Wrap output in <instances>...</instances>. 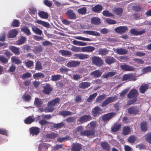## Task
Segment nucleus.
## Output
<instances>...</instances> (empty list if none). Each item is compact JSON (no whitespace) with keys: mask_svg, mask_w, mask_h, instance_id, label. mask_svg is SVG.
I'll return each mask as SVG.
<instances>
[{"mask_svg":"<svg viewBox=\"0 0 151 151\" xmlns=\"http://www.w3.org/2000/svg\"><path fill=\"white\" fill-rule=\"evenodd\" d=\"M58 134L54 132H52L50 134L47 133L46 135V137L47 138L50 139H55L57 137Z\"/></svg>","mask_w":151,"mask_h":151,"instance_id":"473e14b6","label":"nucleus"},{"mask_svg":"<svg viewBox=\"0 0 151 151\" xmlns=\"http://www.w3.org/2000/svg\"><path fill=\"white\" fill-rule=\"evenodd\" d=\"M12 61L16 64H18L21 63V61L19 58L16 56H12L11 58Z\"/></svg>","mask_w":151,"mask_h":151,"instance_id":"09e8293b","label":"nucleus"},{"mask_svg":"<svg viewBox=\"0 0 151 151\" xmlns=\"http://www.w3.org/2000/svg\"><path fill=\"white\" fill-rule=\"evenodd\" d=\"M26 40L25 37L21 36L20 38L17 41V45H21L24 43Z\"/></svg>","mask_w":151,"mask_h":151,"instance_id":"052dcab7","label":"nucleus"},{"mask_svg":"<svg viewBox=\"0 0 151 151\" xmlns=\"http://www.w3.org/2000/svg\"><path fill=\"white\" fill-rule=\"evenodd\" d=\"M122 125L121 124H114L111 128V130L114 132H116L119 130L121 127Z\"/></svg>","mask_w":151,"mask_h":151,"instance_id":"e433bc0d","label":"nucleus"},{"mask_svg":"<svg viewBox=\"0 0 151 151\" xmlns=\"http://www.w3.org/2000/svg\"><path fill=\"white\" fill-rule=\"evenodd\" d=\"M137 79L136 76L132 73H129L123 75L121 78L122 81H126V82L129 81H135Z\"/></svg>","mask_w":151,"mask_h":151,"instance_id":"f03ea898","label":"nucleus"},{"mask_svg":"<svg viewBox=\"0 0 151 151\" xmlns=\"http://www.w3.org/2000/svg\"><path fill=\"white\" fill-rule=\"evenodd\" d=\"M116 53L119 55H124L127 54L128 50L122 47L119 48H117L116 50Z\"/></svg>","mask_w":151,"mask_h":151,"instance_id":"c756f323","label":"nucleus"},{"mask_svg":"<svg viewBox=\"0 0 151 151\" xmlns=\"http://www.w3.org/2000/svg\"><path fill=\"white\" fill-rule=\"evenodd\" d=\"M129 90V89L127 88L123 90L121 93H119L120 96L121 98H124V96Z\"/></svg>","mask_w":151,"mask_h":151,"instance_id":"69168bd1","label":"nucleus"},{"mask_svg":"<svg viewBox=\"0 0 151 151\" xmlns=\"http://www.w3.org/2000/svg\"><path fill=\"white\" fill-rule=\"evenodd\" d=\"M24 63L25 65L28 68H30L34 65V62L31 60L25 61Z\"/></svg>","mask_w":151,"mask_h":151,"instance_id":"8fccbe9b","label":"nucleus"},{"mask_svg":"<svg viewBox=\"0 0 151 151\" xmlns=\"http://www.w3.org/2000/svg\"><path fill=\"white\" fill-rule=\"evenodd\" d=\"M101 146L104 150L110 151L111 150L109 144L106 142H101Z\"/></svg>","mask_w":151,"mask_h":151,"instance_id":"c85d7f7f","label":"nucleus"},{"mask_svg":"<svg viewBox=\"0 0 151 151\" xmlns=\"http://www.w3.org/2000/svg\"><path fill=\"white\" fill-rule=\"evenodd\" d=\"M109 51L106 49L100 48L98 51L99 54L102 56L106 55L108 54Z\"/></svg>","mask_w":151,"mask_h":151,"instance_id":"58836bf2","label":"nucleus"},{"mask_svg":"<svg viewBox=\"0 0 151 151\" xmlns=\"http://www.w3.org/2000/svg\"><path fill=\"white\" fill-rule=\"evenodd\" d=\"M142 71L144 73H145L148 72H151V66H148L142 69Z\"/></svg>","mask_w":151,"mask_h":151,"instance_id":"774afa93","label":"nucleus"},{"mask_svg":"<svg viewBox=\"0 0 151 151\" xmlns=\"http://www.w3.org/2000/svg\"><path fill=\"white\" fill-rule=\"evenodd\" d=\"M91 23L95 25L99 24L101 23L100 19L97 17H93L91 20Z\"/></svg>","mask_w":151,"mask_h":151,"instance_id":"2f4dec72","label":"nucleus"},{"mask_svg":"<svg viewBox=\"0 0 151 151\" xmlns=\"http://www.w3.org/2000/svg\"><path fill=\"white\" fill-rule=\"evenodd\" d=\"M102 72L99 70H96L91 73V75L95 78H98L102 74Z\"/></svg>","mask_w":151,"mask_h":151,"instance_id":"aec40b11","label":"nucleus"},{"mask_svg":"<svg viewBox=\"0 0 151 151\" xmlns=\"http://www.w3.org/2000/svg\"><path fill=\"white\" fill-rule=\"evenodd\" d=\"M77 12L78 14L84 15L86 13L87 9L85 7H83L78 9Z\"/></svg>","mask_w":151,"mask_h":151,"instance_id":"a19ab883","label":"nucleus"},{"mask_svg":"<svg viewBox=\"0 0 151 151\" xmlns=\"http://www.w3.org/2000/svg\"><path fill=\"white\" fill-rule=\"evenodd\" d=\"M30 134L32 136L37 135L40 132V128L37 127H32L29 129Z\"/></svg>","mask_w":151,"mask_h":151,"instance_id":"ddd939ff","label":"nucleus"},{"mask_svg":"<svg viewBox=\"0 0 151 151\" xmlns=\"http://www.w3.org/2000/svg\"><path fill=\"white\" fill-rule=\"evenodd\" d=\"M71 150L73 151H80L81 149V145L80 144L74 143L72 144Z\"/></svg>","mask_w":151,"mask_h":151,"instance_id":"412c9836","label":"nucleus"},{"mask_svg":"<svg viewBox=\"0 0 151 151\" xmlns=\"http://www.w3.org/2000/svg\"><path fill=\"white\" fill-rule=\"evenodd\" d=\"M84 34L92 35H94L96 36H99L100 34L99 32L93 31L85 30L83 32Z\"/></svg>","mask_w":151,"mask_h":151,"instance_id":"cd10ccee","label":"nucleus"},{"mask_svg":"<svg viewBox=\"0 0 151 151\" xmlns=\"http://www.w3.org/2000/svg\"><path fill=\"white\" fill-rule=\"evenodd\" d=\"M38 14L40 17L42 19H47L48 17V14L43 11H41L38 13Z\"/></svg>","mask_w":151,"mask_h":151,"instance_id":"4c0bfd02","label":"nucleus"},{"mask_svg":"<svg viewBox=\"0 0 151 151\" xmlns=\"http://www.w3.org/2000/svg\"><path fill=\"white\" fill-rule=\"evenodd\" d=\"M60 101V99L58 97L56 98L55 99L50 101L47 104L48 107L47 109L48 111L49 112H53L54 109L52 106L58 104Z\"/></svg>","mask_w":151,"mask_h":151,"instance_id":"7ed1b4c3","label":"nucleus"},{"mask_svg":"<svg viewBox=\"0 0 151 151\" xmlns=\"http://www.w3.org/2000/svg\"><path fill=\"white\" fill-rule=\"evenodd\" d=\"M43 103V102L41 99L38 98H36L34 102L35 106L37 107H40Z\"/></svg>","mask_w":151,"mask_h":151,"instance_id":"a18cd8bd","label":"nucleus"},{"mask_svg":"<svg viewBox=\"0 0 151 151\" xmlns=\"http://www.w3.org/2000/svg\"><path fill=\"white\" fill-rule=\"evenodd\" d=\"M36 22L37 23L41 24L45 27H48L50 25L48 23L41 20H37Z\"/></svg>","mask_w":151,"mask_h":151,"instance_id":"49530a36","label":"nucleus"},{"mask_svg":"<svg viewBox=\"0 0 151 151\" xmlns=\"http://www.w3.org/2000/svg\"><path fill=\"white\" fill-rule=\"evenodd\" d=\"M106 98V96L104 94L98 96L96 99V102H99L103 100Z\"/></svg>","mask_w":151,"mask_h":151,"instance_id":"e2e57ef3","label":"nucleus"},{"mask_svg":"<svg viewBox=\"0 0 151 151\" xmlns=\"http://www.w3.org/2000/svg\"><path fill=\"white\" fill-rule=\"evenodd\" d=\"M18 33V32L16 29H13L9 32L7 36L9 38H14L16 36Z\"/></svg>","mask_w":151,"mask_h":151,"instance_id":"5701e85b","label":"nucleus"},{"mask_svg":"<svg viewBox=\"0 0 151 151\" xmlns=\"http://www.w3.org/2000/svg\"><path fill=\"white\" fill-rule=\"evenodd\" d=\"M34 121V119L29 116L24 120V122L27 124H30Z\"/></svg>","mask_w":151,"mask_h":151,"instance_id":"864d4df0","label":"nucleus"},{"mask_svg":"<svg viewBox=\"0 0 151 151\" xmlns=\"http://www.w3.org/2000/svg\"><path fill=\"white\" fill-rule=\"evenodd\" d=\"M95 132L94 131L91 130H86L81 132L80 135L82 136H86L89 137V136H93L95 135Z\"/></svg>","mask_w":151,"mask_h":151,"instance_id":"2eb2a0df","label":"nucleus"},{"mask_svg":"<svg viewBox=\"0 0 151 151\" xmlns=\"http://www.w3.org/2000/svg\"><path fill=\"white\" fill-rule=\"evenodd\" d=\"M95 48L93 47L88 46L81 47V51L83 52H91L93 51Z\"/></svg>","mask_w":151,"mask_h":151,"instance_id":"b1692460","label":"nucleus"},{"mask_svg":"<svg viewBox=\"0 0 151 151\" xmlns=\"http://www.w3.org/2000/svg\"><path fill=\"white\" fill-rule=\"evenodd\" d=\"M33 31L36 34L41 35L42 33V31L36 26H33L32 28Z\"/></svg>","mask_w":151,"mask_h":151,"instance_id":"79ce46f5","label":"nucleus"},{"mask_svg":"<svg viewBox=\"0 0 151 151\" xmlns=\"http://www.w3.org/2000/svg\"><path fill=\"white\" fill-rule=\"evenodd\" d=\"M61 76L60 74L52 75V80L53 81H56L60 79Z\"/></svg>","mask_w":151,"mask_h":151,"instance_id":"4d7b16f0","label":"nucleus"},{"mask_svg":"<svg viewBox=\"0 0 151 151\" xmlns=\"http://www.w3.org/2000/svg\"><path fill=\"white\" fill-rule=\"evenodd\" d=\"M33 78L35 79H36L39 77L43 78L44 77L45 75L42 73H38L33 74Z\"/></svg>","mask_w":151,"mask_h":151,"instance_id":"6e6d98bb","label":"nucleus"},{"mask_svg":"<svg viewBox=\"0 0 151 151\" xmlns=\"http://www.w3.org/2000/svg\"><path fill=\"white\" fill-rule=\"evenodd\" d=\"M128 113L130 114L134 115H139L140 113V109L136 106H130L128 110Z\"/></svg>","mask_w":151,"mask_h":151,"instance_id":"39448f33","label":"nucleus"},{"mask_svg":"<svg viewBox=\"0 0 151 151\" xmlns=\"http://www.w3.org/2000/svg\"><path fill=\"white\" fill-rule=\"evenodd\" d=\"M60 115L65 117L67 116H70L72 114V112L69 111H64L59 112Z\"/></svg>","mask_w":151,"mask_h":151,"instance_id":"37998d69","label":"nucleus"},{"mask_svg":"<svg viewBox=\"0 0 151 151\" xmlns=\"http://www.w3.org/2000/svg\"><path fill=\"white\" fill-rule=\"evenodd\" d=\"M116 60L114 58L110 56H109L106 58L105 60V62L108 64H110L114 63L116 62Z\"/></svg>","mask_w":151,"mask_h":151,"instance_id":"72a5a7b5","label":"nucleus"},{"mask_svg":"<svg viewBox=\"0 0 151 151\" xmlns=\"http://www.w3.org/2000/svg\"><path fill=\"white\" fill-rule=\"evenodd\" d=\"M149 86L147 84H142L139 88V91L141 93H144L148 90Z\"/></svg>","mask_w":151,"mask_h":151,"instance_id":"a211bd4d","label":"nucleus"},{"mask_svg":"<svg viewBox=\"0 0 151 151\" xmlns=\"http://www.w3.org/2000/svg\"><path fill=\"white\" fill-rule=\"evenodd\" d=\"M139 95L138 90L132 89L127 95V97L129 100L127 102V105L130 106L134 104L137 101Z\"/></svg>","mask_w":151,"mask_h":151,"instance_id":"f257e3e1","label":"nucleus"},{"mask_svg":"<svg viewBox=\"0 0 151 151\" xmlns=\"http://www.w3.org/2000/svg\"><path fill=\"white\" fill-rule=\"evenodd\" d=\"M116 99L114 97H110L106 98L102 103L101 106L104 107L110 103L114 101Z\"/></svg>","mask_w":151,"mask_h":151,"instance_id":"9d476101","label":"nucleus"},{"mask_svg":"<svg viewBox=\"0 0 151 151\" xmlns=\"http://www.w3.org/2000/svg\"><path fill=\"white\" fill-rule=\"evenodd\" d=\"M19 26V22L17 19H14L12 23L11 26L13 27H17Z\"/></svg>","mask_w":151,"mask_h":151,"instance_id":"13d9d810","label":"nucleus"},{"mask_svg":"<svg viewBox=\"0 0 151 151\" xmlns=\"http://www.w3.org/2000/svg\"><path fill=\"white\" fill-rule=\"evenodd\" d=\"M137 137L135 135H131L129 137L128 139V142L130 143H134Z\"/></svg>","mask_w":151,"mask_h":151,"instance_id":"de8ad7c7","label":"nucleus"},{"mask_svg":"<svg viewBox=\"0 0 151 151\" xmlns=\"http://www.w3.org/2000/svg\"><path fill=\"white\" fill-rule=\"evenodd\" d=\"M32 74L31 73L29 72H27L23 74L21 77L23 79L25 80L26 78H30Z\"/></svg>","mask_w":151,"mask_h":151,"instance_id":"680f3d73","label":"nucleus"},{"mask_svg":"<svg viewBox=\"0 0 151 151\" xmlns=\"http://www.w3.org/2000/svg\"><path fill=\"white\" fill-rule=\"evenodd\" d=\"M130 32L132 35H141L145 32V29H142L140 31H137L134 29H131L130 30Z\"/></svg>","mask_w":151,"mask_h":151,"instance_id":"6ab92c4d","label":"nucleus"},{"mask_svg":"<svg viewBox=\"0 0 151 151\" xmlns=\"http://www.w3.org/2000/svg\"><path fill=\"white\" fill-rule=\"evenodd\" d=\"M146 141L151 144V133H147L145 135Z\"/></svg>","mask_w":151,"mask_h":151,"instance_id":"0e129e2a","label":"nucleus"},{"mask_svg":"<svg viewBox=\"0 0 151 151\" xmlns=\"http://www.w3.org/2000/svg\"><path fill=\"white\" fill-rule=\"evenodd\" d=\"M120 67L122 70L126 71H134L135 70L134 67L125 64L121 65Z\"/></svg>","mask_w":151,"mask_h":151,"instance_id":"f8f14e48","label":"nucleus"},{"mask_svg":"<svg viewBox=\"0 0 151 151\" xmlns=\"http://www.w3.org/2000/svg\"><path fill=\"white\" fill-rule=\"evenodd\" d=\"M127 30L128 28L127 26H121L116 28L114 31L116 33L122 34L125 33Z\"/></svg>","mask_w":151,"mask_h":151,"instance_id":"1a4fd4ad","label":"nucleus"},{"mask_svg":"<svg viewBox=\"0 0 151 151\" xmlns=\"http://www.w3.org/2000/svg\"><path fill=\"white\" fill-rule=\"evenodd\" d=\"M116 74V72L114 71H111L108 72L106 74L103 75L102 77L103 78H107L109 77H111L114 76Z\"/></svg>","mask_w":151,"mask_h":151,"instance_id":"c9c22d12","label":"nucleus"},{"mask_svg":"<svg viewBox=\"0 0 151 151\" xmlns=\"http://www.w3.org/2000/svg\"><path fill=\"white\" fill-rule=\"evenodd\" d=\"M147 124L145 122H143L140 124L141 129L142 132H145L147 130Z\"/></svg>","mask_w":151,"mask_h":151,"instance_id":"ea45409f","label":"nucleus"},{"mask_svg":"<svg viewBox=\"0 0 151 151\" xmlns=\"http://www.w3.org/2000/svg\"><path fill=\"white\" fill-rule=\"evenodd\" d=\"M59 52L63 56H69L71 55L72 54L70 51L63 50H60L59 51Z\"/></svg>","mask_w":151,"mask_h":151,"instance_id":"c03bdc74","label":"nucleus"},{"mask_svg":"<svg viewBox=\"0 0 151 151\" xmlns=\"http://www.w3.org/2000/svg\"><path fill=\"white\" fill-rule=\"evenodd\" d=\"M92 119L90 115H83L77 120L78 124H82L91 120Z\"/></svg>","mask_w":151,"mask_h":151,"instance_id":"20e7f679","label":"nucleus"},{"mask_svg":"<svg viewBox=\"0 0 151 151\" xmlns=\"http://www.w3.org/2000/svg\"><path fill=\"white\" fill-rule=\"evenodd\" d=\"M42 92L45 94L49 95L52 90V88L49 84H46L43 87Z\"/></svg>","mask_w":151,"mask_h":151,"instance_id":"6e6552de","label":"nucleus"},{"mask_svg":"<svg viewBox=\"0 0 151 151\" xmlns=\"http://www.w3.org/2000/svg\"><path fill=\"white\" fill-rule=\"evenodd\" d=\"M102 110L98 106L95 107L92 110V114L94 117L98 116L102 113Z\"/></svg>","mask_w":151,"mask_h":151,"instance_id":"9b49d317","label":"nucleus"},{"mask_svg":"<svg viewBox=\"0 0 151 151\" xmlns=\"http://www.w3.org/2000/svg\"><path fill=\"white\" fill-rule=\"evenodd\" d=\"M43 50V48L41 45L35 46L33 49V52L35 54L41 52Z\"/></svg>","mask_w":151,"mask_h":151,"instance_id":"7c9ffc66","label":"nucleus"},{"mask_svg":"<svg viewBox=\"0 0 151 151\" xmlns=\"http://www.w3.org/2000/svg\"><path fill=\"white\" fill-rule=\"evenodd\" d=\"M42 68V64L40 61H37L35 66V69L36 70H40Z\"/></svg>","mask_w":151,"mask_h":151,"instance_id":"3c124183","label":"nucleus"},{"mask_svg":"<svg viewBox=\"0 0 151 151\" xmlns=\"http://www.w3.org/2000/svg\"><path fill=\"white\" fill-rule=\"evenodd\" d=\"M103 9V6L100 4H97L92 8V11L95 13H100Z\"/></svg>","mask_w":151,"mask_h":151,"instance_id":"4be33fe9","label":"nucleus"},{"mask_svg":"<svg viewBox=\"0 0 151 151\" xmlns=\"http://www.w3.org/2000/svg\"><path fill=\"white\" fill-rule=\"evenodd\" d=\"M91 60L93 64L99 67L101 66L103 64L104 62L102 59L98 56H93Z\"/></svg>","mask_w":151,"mask_h":151,"instance_id":"423d86ee","label":"nucleus"},{"mask_svg":"<svg viewBox=\"0 0 151 151\" xmlns=\"http://www.w3.org/2000/svg\"><path fill=\"white\" fill-rule=\"evenodd\" d=\"M9 49L15 54L19 55L20 54L19 48H17L13 46H9Z\"/></svg>","mask_w":151,"mask_h":151,"instance_id":"a878e982","label":"nucleus"},{"mask_svg":"<svg viewBox=\"0 0 151 151\" xmlns=\"http://www.w3.org/2000/svg\"><path fill=\"white\" fill-rule=\"evenodd\" d=\"M66 15L68 18L70 19H75L76 18V15L73 10H69L66 13Z\"/></svg>","mask_w":151,"mask_h":151,"instance_id":"dca6fc26","label":"nucleus"},{"mask_svg":"<svg viewBox=\"0 0 151 151\" xmlns=\"http://www.w3.org/2000/svg\"><path fill=\"white\" fill-rule=\"evenodd\" d=\"M116 115L114 112H110L104 115L102 117V120L104 122L109 121Z\"/></svg>","mask_w":151,"mask_h":151,"instance_id":"0eeeda50","label":"nucleus"},{"mask_svg":"<svg viewBox=\"0 0 151 151\" xmlns=\"http://www.w3.org/2000/svg\"><path fill=\"white\" fill-rule=\"evenodd\" d=\"M123 12V9L120 7L115 8L113 9V12L114 14L120 16H121Z\"/></svg>","mask_w":151,"mask_h":151,"instance_id":"bb28decb","label":"nucleus"},{"mask_svg":"<svg viewBox=\"0 0 151 151\" xmlns=\"http://www.w3.org/2000/svg\"><path fill=\"white\" fill-rule=\"evenodd\" d=\"M73 58L74 59L79 58L81 60H84L89 58V55L87 54H75L73 55Z\"/></svg>","mask_w":151,"mask_h":151,"instance_id":"4468645a","label":"nucleus"},{"mask_svg":"<svg viewBox=\"0 0 151 151\" xmlns=\"http://www.w3.org/2000/svg\"><path fill=\"white\" fill-rule=\"evenodd\" d=\"M80 64V61L73 60L67 63V66L69 67H76L79 66Z\"/></svg>","mask_w":151,"mask_h":151,"instance_id":"f3484780","label":"nucleus"},{"mask_svg":"<svg viewBox=\"0 0 151 151\" xmlns=\"http://www.w3.org/2000/svg\"><path fill=\"white\" fill-rule=\"evenodd\" d=\"M131 132L130 128L129 126H124L122 128V134L126 135L129 134Z\"/></svg>","mask_w":151,"mask_h":151,"instance_id":"393cba45","label":"nucleus"},{"mask_svg":"<svg viewBox=\"0 0 151 151\" xmlns=\"http://www.w3.org/2000/svg\"><path fill=\"white\" fill-rule=\"evenodd\" d=\"M0 62L3 63H6L8 62V59L4 56H0Z\"/></svg>","mask_w":151,"mask_h":151,"instance_id":"338daca9","label":"nucleus"},{"mask_svg":"<svg viewBox=\"0 0 151 151\" xmlns=\"http://www.w3.org/2000/svg\"><path fill=\"white\" fill-rule=\"evenodd\" d=\"M21 30L27 36H29L31 34L29 29L27 27L21 28Z\"/></svg>","mask_w":151,"mask_h":151,"instance_id":"bf43d9fd","label":"nucleus"},{"mask_svg":"<svg viewBox=\"0 0 151 151\" xmlns=\"http://www.w3.org/2000/svg\"><path fill=\"white\" fill-rule=\"evenodd\" d=\"M97 93H94L90 95L87 99V101L88 102H91L92 101L93 99H94L97 96Z\"/></svg>","mask_w":151,"mask_h":151,"instance_id":"603ef678","label":"nucleus"},{"mask_svg":"<svg viewBox=\"0 0 151 151\" xmlns=\"http://www.w3.org/2000/svg\"><path fill=\"white\" fill-rule=\"evenodd\" d=\"M91 83L88 82H83L80 83L79 85V87L82 89H85L89 87Z\"/></svg>","mask_w":151,"mask_h":151,"instance_id":"f704fd0d","label":"nucleus"},{"mask_svg":"<svg viewBox=\"0 0 151 151\" xmlns=\"http://www.w3.org/2000/svg\"><path fill=\"white\" fill-rule=\"evenodd\" d=\"M53 126L52 127V128H59L62 127L64 125L63 122L57 124H53Z\"/></svg>","mask_w":151,"mask_h":151,"instance_id":"5fc2aeb1","label":"nucleus"}]
</instances>
